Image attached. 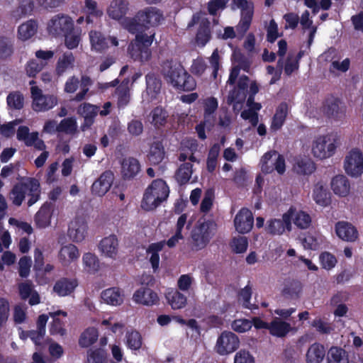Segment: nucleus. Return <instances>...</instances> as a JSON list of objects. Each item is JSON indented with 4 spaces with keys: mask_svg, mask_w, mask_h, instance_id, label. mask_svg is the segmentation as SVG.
<instances>
[{
    "mask_svg": "<svg viewBox=\"0 0 363 363\" xmlns=\"http://www.w3.org/2000/svg\"><path fill=\"white\" fill-rule=\"evenodd\" d=\"M13 53V44L8 38L0 37V60H5Z\"/></svg>",
    "mask_w": 363,
    "mask_h": 363,
    "instance_id": "nucleus-52",
    "label": "nucleus"
},
{
    "mask_svg": "<svg viewBox=\"0 0 363 363\" xmlns=\"http://www.w3.org/2000/svg\"><path fill=\"white\" fill-rule=\"evenodd\" d=\"M291 330L290 323L277 317L274 318L269 325L270 334L278 337H285Z\"/></svg>",
    "mask_w": 363,
    "mask_h": 363,
    "instance_id": "nucleus-31",
    "label": "nucleus"
},
{
    "mask_svg": "<svg viewBox=\"0 0 363 363\" xmlns=\"http://www.w3.org/2000/svg\"><path fill=\"white\" fill-rule=\"evenodd\" d=\"M169 304L174 310L183 308L186 305V297L178 291H171L166 295Z\"/></svg>",
    "mask_w": 363,
    "mask_h": 363,
    "instance_id": "nucleus-44",
    "label": "nucleus"
},
{
    "mask_svg": "<svg viewBox=\"0 0 363 363\" xmlns=\"http://www.w3.org/2000/svg\"><path fill=\"white\" fill-rule=\"evenodd\" d=\"M140 170L138 160L134 157L124 158L121 162V173L123 177L131 179L135 177Z\"/></svg>",
    "mask_w": 363,
    "mask_h": 363,
    "instance_id": "nucleus-32",
    "label": "nucleus"
},
{
    "mask_svg": "<svg viewBox=\"0 0 363 363\" xmlns=\"http://www.w3.org/2000/svg\"><path fill=\"white\" fill-rule=\"evenodd\" d=\"M302 291V285L300 281L291 280L287 281L283 289V295L290 299L295 300L299 298Z\"/></svg>",
    "mask_w": 363,
    "mask_h": 363,
    "instance_id": "nucleus-40",
    "label": "nucleus"
},
{
    "mask_svg": "<svg viewBox=\"0 0 363 363\" xmlns=\"http://www.w3.org/2000/svg\"><path fill=\"white\" fill-rule=\"evenodd\" d=\"M77 130V124L74 118H67L58 124V132L72 135Z\"/></svg>",
    "mask_w": 363,
    "mask_h": 363,
    "instance_id": "nucleus-54",
    "label": "nucleus"
},
{
    "mask_svg": "<svg viewBox=\"0 0 363 363\" xmlns=\"http://www.w3.org/2000/svg\"><path fill=\"white\" fill-rule=\"evenodd\" d=\"M208 24V22H202V26L197 33L196 43L201 46H204L206 43L209 40L210 32Z\"/></svg>",
    "mask_w": 363,
    "mask_h": 363,
    "instance_id": "nucleus-60",
    "label": "nucleus"
},
{
    "mask_svg": "<svg viewBox=\"0 0 363 363\" xmlns=\"http://www.w3.org/2000/svg\"><path fill=\"white\" fill-rule=\"evenodd\" d=\"M163 246L164 243L162 242L152 243L147 250V256H150V262L154 270L159 267L160 257L158 253L162 250Z\"/></svg>",
    "mask_w": 363,
    "mask_h": 363,
    "instance_id": "nucleus-49",
    "label": "nucleus"
},
{
    "mask_svg": "<svg viewBox=\"0 0 363 363\" xmlns=\"http://www.w3.org/2000/svg\"><path fill=\"white\" fill-rule=\"evenodd\" d=\"M74 57L72 52H66L59 58L56 65V73L61 76L65 72L74 67Z\"/></svg>",
    "mask_w": 363,
    "mask_h": 363,
    "instance_id": "nucleus-42",
    "label": "nucleus"
},
{
    "mask_svg": "<svg viewBox=\"0 0 363 363\" xmlns=\"http://www.w3.org/2000/svg\"><path fill=\"white\" fill-rule=\"evenodd\" d=\"M289 106L286 103L281 104L277 108L276 113L273 117L271 128L277 130L284 124L286 117L288 114Z\"/></svg>",
    "mask_w": 363,
    "mask_h": 363,
    "instance_id": "nucleus-45",
    "label": "nucleus"
},
{
    "mask_svg": "<svg viewBox=\"0 0 363 363\" xmlns=\"http://www.w3.org/2000/svg\"><path fill=\"white\" fill-rule=\"evenodd\" d=\"M315 170V164L313 161L307 157H296L294 160L292 171L300 175H310Z\"/></svg>",
    "mask_w": 363,
    "mask_h": 363,
    "instance_id": "nucleus-26",
    "label": "nucleus"
},
{
    "mask_svg": "<svg viewBox=\"0 0 363 363\" xmlns=\"http://www.w3.org/2000/svg\"><path fill=\"white\" fill-rule=\"evenodd\" d=\"M6 100L10 108L19 110L23 106L24 98L23 94L18 91L10 93Z\"/></svg>",
    "mask_w": 363,
    "mask_h": 363,
    "instance_id": "nucleus-58",
    "label": "nucleus"
},
{
    "mask_svg": "<svg viewBox=\"0 0 363 363\" xmlns=\"http://www.w3.org/2000/svg\"><path fill=\"white\" fill-rule=\"evenodd\" d=\"M231 247L236 253H242L247 250L248 246V240L246 237L238 236L235 237L231 241Z\"/></svg>",
    "mask_w": 363,
    "mask_h": 363,
    "instance_id": "nucleus-59",
    "label": "nucleus"
},
{
    "mask_svg": "<svg viewBox=\"0 0 363 363\" xmlns=\"http://www.w3.org/2000/svg\"><path fill=\"white\" fill-rule=\"evenodd\" d=\"M328 363H349L347 352L341 347H332L327 354Z\"/></svg>",
    "mask_w": 363,
    "mask_h": 363,
    "instance_id": "nucleus-41",
    "label": "nucleus"
},
{
    "mask_svg": "<svg viewBox=\"0 0 363 363\" xmlns=\"http://www.w3.org/2000/svg\"><path fill=\"white\" fill-rule=\"evenodd\" d=\"M129 81L124 80L116 88V94L117 96V105L118 108H125L130 102V94L129 88Z\"/></svg>",
    "mask_w": 363,
    "mask_h": 363,
    "instance_id": "nucleus-38",
    "label": "nucleus"
},
{
    "mask_svg": "<svg viewBox=\"0 0 363 363\" xmlns=\"http://www.w3.org/2000/svg\"><path fill=\"white\" fill-rule=\"evenodd\" d=\"M233 1L241 10L240 20L236 26L237 31L244 35L249 29L252 20L254 4L247 0H233Z\"/></svg>",
    "mask_w": 363,
    "mask_h": 363,
    "instance_id": "nucleus-11",
    "label": "nucleus"
},
{
    "mask_svg": "<svg viewBox=\"0 0 363 363\" xmlns=\"http://www.w3.org/2000/svg\"><path fill=\"white\" fill-rule=\"evenodd\" d=\"M313 197L315 203L320 206H325L330 203V193L328 191L325 183L318 182L315 184Z\"/></svg>",
    "mask_w": 363,
    "mask_h": 363,
    "instance_id": "nucleus-37",
    "label": "nucleus"
},
{
    "mask_svg": "<svg viewBox=\"0 0 363 363\" xmlns=\"http://www.w3.org/2000/svg\"><path fill=\"white\" fill-rule=\"evenodd\" d=\"M40 184L33 178H29L26 182L18 184L13 186L10 193V199L16 206H21L25 199L26 194L30 196L28 201L29 206L34 204L40 196Z\"/></svg>",
    "mask_w": 363,
    "mask_h": 363,
    "instance_id": "nucleus-4",
    "label": "nucleus"
},
{
    "mask_svg": "<svg viewBox=\"0 0 363 363\" xmlns=\"http://www.w3.org/2000/svg\"><path fill=\"white\" fill-rule=\"evenodd\" d=\"M49 315L53 319L50 328V334L63 336L65 334L66 330L64 328L65 323L60 318V316H63V318H65L67 317V313L59 310L54 312H50Z\"/></svg>",
    "mask_w": 363,
    "mask_h": 363,
    "instance_id": "nucleus-33",
    "label": "nucleus"
},
{
    "mask_svg": "<svg viewBox=\"0 0 363 363\" xmlns=\"http://www.w3.org/2000/svg\"><path fill=\"white\" fill-rule=\"evenodd\" d=\"M164 146L160 142H154L150 148L148 160L151 164H158L164 158Z\"/></svg>",
    "mask_w": 363,
    "mask_h": 363,
    "instance_id": "nucleus-43",
    "label": "nucleus"
},
{
    "mask_svg": "<svg viewBox=\"0 0 363 363\" xmlns=\"http://www.w3.org/2000/svg\"><path fill=\"white\" fill-rule=\"evenodd\" d=\"M129 11V3L126 0H112L107 8L106 13L108 16L116 21H121L122 24L123 20L131 19L125 18V15Z\"/></svg>",
    "mask_w": 363,
    "mask_h": 363,
    "instance_id": "nucleus-20",
    "label": "nucleus"
},
{
    "mask_svg": "<svg viewBox=\"0 0 363 363\" xmlns=\"http://www.w3.org/2000/svg\"><path fill=\"white\" fill-rule=\"evenodd\" d=\"M254 218L252 212L243 208L236 214L234 219L235 230L242 234L249 233L253 227Z\"/></svg>",
    "mask_w": 363,
    "mask_h": 363,
    "instance_id": "nucleus-19",
    "label": "nucleus"
},
{
    "mask_svg": "<svg viewBox=\"0 0 363 363\" xmlns=\"http://www.w3.org/2000/svg\"><path fill=\"white\" fill-rule=\"evenodd\" d=\"M81 91L76 94L74 100L76 101H81L86 98V96L89 90V86L92 85L93 81L87 75H82L80 80Z\"/></svg>",
    "mask_w": 363,
    "mask_h": 363,
    "instance_id": "nucleus-56",
    "label": "nucleus"
},
{
    "mask_svg": "<svg viewBox=\"0 0 363 363\" xmlns=\"http://www.w3.org/2000/svg\"><path fill=\"white\" fill-rule=\"evenodd\" d=\"M91 50L102 52L109 48L111 43L113 46H118L119 42L116 37H105L104 34L97 30H91L89 34Z\"/></svg>",
    "mask_w": 363,
    "mask_h": 363,
    "instance_id": "nucleus-15",
    "label": "nucleus"
},
{
    "mask_svg": "<svg viewBox=\"0 0 363 363\" xmlns=\"http://www.w3.org/2000/svg\"><path fill=\"white\" fill-rule=\"evenodd\" d=\"M249 81L248 77L241 75L238 79L237 86L229 92L227 96V104L233 106V112L235 114H238L243 108Z\"/></svg>",
    "mask_w": 363,
    "mask_h": 363,
    "instance_id": "nucleus-7",
    "label": "nucleus"
},
{
    "mask_svg": "<svg viewBox=\"0 0 363 363\" xmlns=\"http://www.w3.org/2000/svg\"><path fill=\"white\" fill-rule=\"evenodd\" d=\"M234 363H255V359L250 352L241 350L235 354Z\"/></svg>",
    "mask_w": 363,
    "mask_h": 363,
    "instance_id": "nucleus-64",
    "label": "nucleus"
},
{
    "mask_svg": "<svg viewBox=\"0 0 363 363\" xmlns=\"http://www.w3.org/2000/svg\"><path fill=\"white\" fill-rule=\"evenodd\" d=\"M79 257V252L77 247L72 244L62 246L58 253L59 261L63 266H69Z\"/></svg>",
    "mask_w": 363,
    "mask_h": 363,
    "instance_id": "nucleus-29",
    "label": "nucleus"
},
{
    "mask_svg": "<svg viewBox=\"0 0 363 363\" xmlns=\"http://www.w3.org/2000/svg\"><path fill=\"white\" fill-rule=\"evenodd\" d=\"M337 236L345 242H354L359 238L357 228L347 221H338L335 225Z\"/></svg>",
    "mask_w": 363,
    "mask_h": 363,
    "instance_id": "nucleus-16",
    "label": "nucleus"
},
{
    "mask_svg": "<svg viewBox=\"0 0 363 363\" xmlns=\"http://www.w3.org/2000/svg\"><path fill=\"white\" fill-rule=\"evenodd\" d=\"M146 83V92L143 96V101L150 103L157 99V95L160 93L162 83L153 74H147Z\"/></svg>",
    "mask_w": 363,
    "mask_h": 363,
    "instance_id": "nucleus-25",
    "label": "nucleus"
},
{
    "mask_svg": "<svg viewBox=\"0 0 363 363\" xmlns=\"http://www.w3.org/2000/svg\"><path fill=\"white\" fill-rule=\"evenodd\" d=\"M338 145V136L335 134H327L315 138L311 145L312 155L319 160L332 157Z\"/></svg>",
    "mask_w": 363,
    "mask_h": 363,
    "instance_id": "nucleus-6",
    "label": "nucleus"
},
{
    "mask_svg": "<svg viewBox=\"0 0 363 363\" xmlns=\"http://www.w3.org/2000/svg\"><path fill=\"white\" fill-rule=\"evenodd\" d=\"M169 190L162 179H155L146 189L141 206L146 211L155 209L169 196Z\"/></svg>",
    "mask_w": 363,
    "mask_h": 363,
    "instance_id": "nucleus-3",
    "label": "nucleus"
},
{
    "mask_svg": "<svg viewBox=\"0 0 363 363\" xmlns=\"http://www.w3.org/2000/svg\"><path fill=\"white\" fill-rule=\"evenodd\" d=\"M216 231V224L211 220H199L191 232L192 248L200 250L206 247Z\"/></svg>",
    "mask_w": 363,
    "mask_h": 363,
    "instance_id": "nucleus-5",
    "label": "nucleus"
},
{
    "mask_svg": "<svg viewBox=\"0 0 363 363\" xmlns=\"http://www.w3.org/2000/svg\"><path fill=\"white\" fill-rule=\"evenodd\" d=\"M229 0H210L208 3V11L209 14L215 16L219 11H223L225 7Z\"/></svg>",
    "mask_w": 363,
    "mask_h": 363,
    "instance_id": "nucleus-61",
    "label": "nucleus"
},
{
    "mask_svg": "<svg viewBox=\"0 0 363 363\" xmlns=\"http://www.w3.org/2000/svg\"><path fill=\"white\" fill-rule=\"evenodd\" d=\"M114 181V175L111 171H105L91 185V193L97 196H104L110 189Z\"/></svg>",
    "mask_w": 363,
    "mask_h": 363,
    "instance_id": "nucleus-17",
    "label": "nucleus"
},
{
    "mask_svg": "<svg viewBox=\"0 0 363 363\" xmlns=\"http://www.w3.org/2000/svg\"><path fill=\"white\" fill-rule=\"evenodd\" d=\"M118 240L114 235L103 238L99 245V249L102 255L106 257L115 259L118 252Z\"/></svg>",
    "mask_w": 363,
    "mask_h": 363,
    "instance_id": "nucleus-24",
    "label": "nucleus"
},
{
    "mask_svg": "<svg viewBox=\"0 0 363 363\" xmlns=\"http://www.w3.org/2000/svg\"><path fill=\"white\" fill-rule=\"evenodd\" d=\"M322 111L328 117L336 120L342 119L345 115L344 107L341 105V102L334 97L325 100Z\"/></svg>",
    "mask_w": 363,
    "mask_h": 363,
    "instance_id": "nucleus-23",
    "label": "nucleus"
},
{
    "mask_svg": "<svg viewBox=\"0 0 363 363\" xmlns=\"http://www.w3.org/2000/svg\"><path fill=\"white\" fill-rule=\"evenodd\" d=\"M291 211H287L281 218H271L267 221L265 230L272 235H281L286 230L290 232L292 229V223L290 222Z\"/></svg>",
    "mask_w": 363,
    "mask_h": 363,
    "instance_id": "nucleus-14",
    "label": "nucleus"
},
{
    "mask_svg": "<svg viewBox=\"0 0 363 363\" xmlns=\"http://www.w3.org/2000/svg\"><path fill=\"white\" fill-rule=\"evenodd\" d=\"M325 355L324 347L318 343L313 344L306 353L307 363H320Z\"/></svg>",
    "mask_w": 363,
    "mask_h": 363,
    "instance_id": "nucleus-39",
    "label": "nucleus"
},
{
    "mask_svg": "<svg viewBox=\"0 0 363 363\" xmlns=\"http://www.w3.org/2000/svg\"><path fill=\"white\" fill-rule=\"evenodd\" d=\"M344 169L352 177H358L363 173V154L358 149H353L345 156Z\"/></svg>",
    "mask_w": 363,
    "mask_h": 363,
    "instance_id": "nucleus-10",
    "label": "nucleus"
},
{
    "mask_svg": "<svg viewBox=\"0 0 363 363\" xmlns=\"http://www.w3.org/2000/svg\"><path fill=\"white\" fill-rule=\"evenodd\" d=\"M82 261L86 270L89 272H95L99 270V262L95 255L90 252L85 253Z\"/></svg>",
    "mask_w": 363,
    "mask_h": 363,
    "instance_id": "nucleus-55",
    "label": "nucleus"
},
{
    "mask_svg": "<svg viewBox=\"0 0 363 363\" xmlns=\"http://www.w3.org/2000/svg\"><path fill=\"white\" fill-rule=\"evenodd\" d=\"M99 333L96 328H87L80 336L79 344L82 347H88L98 339Z\"/></svg>",
    "mask_w": 363,
    "mask_h": 363,
    "instance_id": "nucleus-48",
    "label": "nucleus"
},
{
    "mask_svg": "<svg viewBox=\"0 0 363 363\" xmlns=\"http://www.w3.org/2000/svg\"><path fill=\"white\" fill-rule=\"evenodd\" d=\"M16 138L19 141L23 142L26 146H33L40 150L45 148L44 142L38 138V133H30L29 128L26 126H20L18 128Z\"/></svg>",
    "mask_w": 363,
    "mask_h": 363,
    "instance_id": "nucleus-18",
    "label": "nucleus"
},
{
    "mask_svg": "<svg viewBox=\"0 0 363 363\" xmlns=\"http://www.w3.org/2000/svg\"><path fill=\"white\" fill-rule=\"evenodd\" d=\"M288 211H292L289 216L291 223L293 220L294 223L301 229H306L310 226L311 218L308 213L302 211H298L293 207H291Z\"/></svg>",
    "mask_w": 363,
    "mask_h": 363,
    "instance_id": "nucleus-35",
    "label": "nucleus"
},
{
    "mask_svg": "<svg viewBox=\"0 0 363 363\" xmlns=\"http://www.w3.org/2000/svg\"><path fill=\"white\" fill-rule=\"evenodd\" d=\"M161 72L164 79L174 87L184 91H191L196 88L194 79L177 62L172 60L164 62Z\"/></svg>",
    "mask_w": 363,
    "mask_h": 363,
    "instance_id": "nucleus-2",
    "label": "nucleus"
},
{
    "mask_svg": "<svg viewBox=\"0 0 363 363\" xmlns=\"http://www.w3.org/2000/svg\"><path fill=\"white\" fill-rule=\"evenodd\" d=\"M33 98V108L35 111H45L52 108L57 104V99L52 95H43L41 89L36 86L30 89Z\"/></svg>",
    "mask_w": 363,
    "mask_h": 363,
    "instance_id": "nucleus-12",
    "label": "nucleus"
},
{
    "mask_svg": "<svg viewBox=\"0 0 363 363\" xmlns=\"http://www.w3.org/2000/svg\"><path fill=\"white\" fill-rule=\"evenodd\" d=\"M133 300L136 303L150 306L158 303L159 297L151 289L141 287L133 294Z\"/></svg>",
    "mask_w": 363,
    "mask_h": 363,
    "instance_id": "nucleus-21",
    "label": "nucleus"
},
{
    "mask_svg": "<svg viewBox=\"0 0 363 363\" xmlns=\"http://www.w3.org/2000/svg\"><path fill=\"white\" fill-rule=\"evenodd\" d=\"M192 174V164L190 162H186L180 166L177 172L176 177L181 184L186 183L191 178Z\"/></svg>",
    "mask_w": 363,
    "mask_h": 363,
    "instance_id": "nucleus-57",
    "label": "nucleus"
},
{
    "mask_svg": "<svg viewBox=\"0 0 363 363\" xmlns=\"http://www.w3.org/2000/svg\"><path fill=\"white\" fill-rule=\"evenodd\" d=\"M38 29V22L33 19L28 20L18 27L17 38L21 41H26L37 33Z\"/></svg>",
    "mask_w": 363,
    "mask_h": 363,
    "instance_id": "nucleus-30",
    "label": "nucleus"
},
{
    "mask_svg": "<svg viewBox=\"0 0 363 363\" xmlns=\"http://www.w3.org/2000/svg\"><path fill=\"white\" fill-rule=\"evenodd\" d=\"M99 111V107L88 103L82 104L77 108L78 114L84 118V124L82 126V130L88 129L94 123V118Z\"/></svg>",
    "mask_w": 363,
    "mask_h": 363,
    "instance_id": "nucleus-27",
    "label": "nucleus"
},
{
    "mask_svg": "<svg viewBox=\"0 0 363 363\" xmlns=\"http://www.w3.org/2000/svg\"><path fill=\"white\" fill-rule=\"evenodd\" d=\"M51 211L49 207H42L36 213L35 220L40 228H45L50 223Z\"/></svg>",
    "mask_w": 363,
    "mask_h": 363,
    "instance_id": "nucleus-50",
    "label": "nucleus"
},
{
    "mask_svg": "<svg viewBox=\"0 0 363 363\" xmlns=\"http://www.w3.org/2000/svg\"><path fill=\"white\" fill-rule=\"evenodd\" d=\"M300 23L303 30L308 29L310 30L308 37V44L311 45L313 40L317 27L313 25V21L310 18L309 11L306 10L299 18Z\"/></svg>",
    "mask_w": 363,
    "mask_h": 363,
    "instance_id": "nucleus-47",
    "label": "nucleus"
},
{
    "mask_svg": "<svg viewBox=\"0 0 363 363\" xmlns=\"http://www.w3.org/2000/svg\"><path fill=\"white\" fill-rule=\"evenodd\" d=\"M218 106L217 99L211 96L203 100L204 108V123L208 124L209 126H213L214 123L213 113Z\"/></svg>",
    "mask_w": 363,
    "mask_h": 363,
    "instance_id": "nucleus-36",
    "label": "nucleus"
},
{
    "mask_svg": "<svg viewBox=\"0 0 363 363\" xmlns=\"http://www.w3.org/2000/svg\"><path fill=\"white\" fill-rule=\"evenodd\" d=\"M240 346L238 337L230 331H223L217 338L214 350L218 354L225 356L235 352Z\"/></svg>",
    "mask_w": 363,
    "mask_h": 363,
    "instance_id": "nucleus-9",
    "label": "nucleus"
},
{
    "mask_svg": "<svg viewBox=\"0 0 363 363\" xmlns=\"http://www.w3.org/2000/svg\"><path fill=\"white\" fill-rule=\"evenodd\" d=\"M87 234V224L82 218H76L69 225L68 235L74 242H82Z\"/></svg>",
    "mask_w": 363,
    "mask_h": 363,
    "instance_id": "nucleus-22",
    "label": "nucleus"
},
{
    "mask_svg": "<svg viewBox=\"0 0 363 363\" xmlns=\"http://www.w3.org/2000/svg\"><path fill=\"white\" fill-rule=\"evenodd\" d=\"M46 63L41 62H38L34 60L29 61L26 67V74L29 77H35L38 72H40L43 67L45 66Z\"/></svg>",
    "mask_w": 363,
    "mask_h": 363,
    "instance_id": "nucleus-63",
    "label": "nucleus"
},
{
    "mask_svg": "<svg viewBox=\"0 0 363 363\" xmlns=\"http://www.w3.org/2000/svg\"><path fill=\"white\" fill-rule=\"evenodd\" d=\"M151 123L156 127L164 125L168 117L167 112L161 107L154 108L150 114Z\"/></svg>",
    "mask_w": 363,
    "mask_h": 363,
    "instance_id": "nucleus-51",
    "label": "nucleus"
},
{
    "mask_svg": "<svg viewBox=\"0 0 363 363\" xmlns=\"http://www.w3.org/2000/svg\"><path fill=\"white\" fill-rule=\"evenodd\" d=\"M164 20L162 11L155 7H148L138 13L133 19H125L122 26L131 33H136L135 38L128 48L130 57L135 61L145 62L151 58L150 49L155 32H144V28L158 26Z\"/></svg>",
    "mask_w": 363,
    "mask_h": 363,
    "instance_id": "nucleus-1",
    "label": "nucleus"
},
{
    "mask_svg": "<svg viewBox=\"0 0 363 363\" xmlns=\"http://www.w3.org/2000/svg\"><path fill=\"white\" fill-rule=\"evenodd\" d=\"M77 285V280L63 278L55 284L53 291L60 296H66L71 294Z\"/></svg>",
    "mask_w": 363,
    "mask_h": 363,
    "instance_id": "nucleus-34",
    "label": "nucleus"
},
{
    "mask_svg": "<svg viewBox=\"0 0 363 363\" xmlns=\"http://www.w3.org/2000/svg\"><path fill=\"white\" fill-rule=\"evenodd\" d=\"M330 187L333 193L340 197H346L350 192V182L344 175L334 177L330 182Z\"/></svg>",
    "mask_w": 363,
    "mask_h": 363,
    "instance_id": "nucleus-28",
    "label": "nucleus"
},
{
    "mask_svg": "<svg viewBox=\"0 0 363 363\" xmlns=\"http://www.w3.org/2000/svg\"><path fill=\"white\" fill-rule=\"evenodd\" d=\"M262 172L269 174L276 170L279 174H283L286 171L284 157L276 151L265 153L260 160Z\"/></svg>",
    "mask_w": 363,
    "mask_h": 363,
    "instance_id": "nucleus-8",
    "label": "nucleus"
},
{
    "mask_svg": "<svg viewBox=\"0 0 363 363\" xmlns=\"http://www.w3.org/2000/svg\"><path fill=\"white\" fill-rule=\"evenodd\" d=\"M126 345L131 350H139L142 346V337L135 330L128 331L125 335Z\"/></svg>",
    "mask_w": 363,
    "mask_h": 363,
    "instance_id": "nucleus-53",
    "label": "nucleus"
},
{
    "mask_svg": "<svg viewBox=\"0 0 363 363\" xmlns=\"http://www.w3.org/2000/svg\"><path fill=\"white\" fill-rule=\"evenodd\" d=\"M101 298L105 303L112 306L120 305L123 301L121 291L116 288L104 290L101 293Z\"/></svg>",
    "mask_w": 363,
    "mask_h": 363,
    "instance_id": "nucleus-46",
    "label": "nucleus"
},
{
    "mask_svg": "<svg viewBox=\"0 0 363 363\" xmlns=\"http://www.w3.org/2000/svg\"><path fill=\"white\" fill-rule=\"evenodd\" d=\"M106 353L103 350H90L88 352L87 361L89 363H104Z\"/></svg>",
    "mask_w": 363,
    "mask_h": 363,
    "instance_id": "nucleus-62",
    "label": "nucleus"
},
{
    "mask_svg": "<svg viewBox=\"0 0 363 363\" xmlns=\"http://www.w3.org/2000/svg\"><path fill=\"white\" fill-rule=\"evenodd\" d=\"M73 27L70 17L62 13H58L51 18L48 23V30L50 34L57 36L65 34Z\"/></svg>",
    "mask_w": 363,
    "mask_h": 363,
    "instance_id": "nucleus-13",
    "label": "nucleus"
}]
</instances>
